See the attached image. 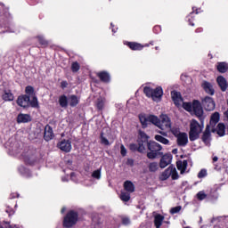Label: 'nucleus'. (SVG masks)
I'll return each mask as SVG.
<instances>
[{
    "instance_id": "412c9836",
    "label": "nucleus",
    "mask_w": 228,
    "mask_h": 228,
    "mask_svg": "<svg viewBox=\"0 0 228 228\" xmlns=\"http://www.w3.org/2000/svg\"><path fill=\"white\" fill-rule=\"evenodd\" d=\"M201 140L205 143V145H208V143H209V141L211 140V130H209V125H207Z\"/></svg>"
},
{
    "instance_id": "bb28decb",
    "label": "nucleus",
    "mask_w": 228,
    "mask_h": 228,
    "mask_svg": "<svg viewBox=\"0 0 228 228\" xmlns=\"http://www.w3.org/2000/svg\"><path fill=\"white\" fill-rule=\"evenodd\" d=\"M165 220V216H163L161 214H158L155 216L154 218V225L156 228H161V225H163V221Z\"/></svg>"
},
{
    "instance_id": "473e14b6",
    "label": "nucleus",
    "mask_w": 228,
    "mask_h": 228,
    "mask_svg": "<svg viewBox=\"0 0 228 228\" xmlns=\"http://www.w3.org/2000/svg\"><path fill=\"white\" fill-rule=\"evenodd\" d=\"M155 140L156 142H159V143H163V145H168V143H170V141L165 137H163L160 134H157L155 135Z\"/></svg>"
},
{
    "instance_id": "2f4dec72",
    "label": "nucleus",
    "mask_w": 228,
    "mask_h": 228,
    "mask_svg": "<svg viewBox=\"0 0 228 228\" xmlns=\"http://www.w3.org/2000/svg\"><path fill=\"white\" fill-rule=\"evenodd\" d=\"M148 121L153 124V126H156L157 127L159 126V118H158L155 115H150L148 116Z\"/></svg>"
},
{
    "instance_id": "f3484780",
    "label": "nucleus",
    "mask_w": 228,
    "mask_h": 228,
    "mask_svg": "<svg viewBox=\"0 0 228 228\" xmlns=\"http://www.w3.org/2000/svg\"><path fill=\"white\" fill-rule=\"evenodd\" d=\"M171 99L175 104V106H181V102L183 101V96L181 95L180 92L172 91L171 92Z\"/></svg>"
},
{
    "instance_id": "7c9ffc66",
    "label": "nucleus",
    "mask_w": 228,
    "mask_h": 228,
    "mask_svg": "<svg viewBox=\"0 0 228 228\" xmlns=\"http://www.w3.org/2000/svg\"><path fill=\"white\" fill-rule=\"evenodd\" d=\"M217 70L221 74H225V72L228 70V64L226 62H218Z\"/></svg>"
},
{
    "instance_id": "8fccbe9b",
    "label": "nucleus",
    "mask_w": 228,
    "mask_h": 228,
    "mask_svg": "<svg viewBox=\"0 0 228 228\" xmlns=\"http://www.w3.org/2000/svg\"><path fill=\"white\" fill-rule=\"evenodd\" d=\"M207 175H208V170H206V169H201L198 174L199 179H202V178L206 177Z\"/></svg>"
},
{
    "instance_id": "423d86ee",
    "label": "nucleus",
    "mask_w": 228,
    "mask_h": 228,
    "mask_svg": "<svg viewBox=\"0 0 228 228\" xmlns=\"http://www.w3.org/2000/svg\"><path fill=\"white\" fill-rule=\"evenodd\" d=\"M192 111L195 115V117H197V118H199L200 124H202V126L204 125V108L202 107V102H200V101L199 100H193L192 101Z\"/></svg>"
},
{
    "instance_id": "c85d7f7f",
    "label": "nucleus",
    "mask_w": 228,
    "mask_h": 228,
    "mask_svg": "<svg viewBox=\"0 0 228 228\" xmlns=\"http://www.w3.org/2000/svg\"><path fill=\"white\" fill-rule=\"evenodd\" d=\"M59 104L61 108H69V97L65 94L61 95L59 97Z\"/></svg>"
},
{
    "instance_id": "f03ea898",
    "label": "nucleus",
    "mask_w": 228,
    "mask_h": 228,
    "mask_svg": "<svg viewBox=\"0 0 228 228\" xmlns=\"http://www.w3.org/2000/svg\"><path fill=\"white\" fill-rule=\"evenodd\" d=\"M147 140H149V135L142 130H139V136L137 138L136 143H130L129 149L132 152H140V154H143L145 151V144L147 143Z\"/></svg>"
},
{
    "instance_id": "338daca9",
    "label": "nucleus",
    "mask_w": 228,
    "mask_h": 228,
    "mask_svg": "<svg viewBox=\"0 0 228 228\" xmlns=\"http://www.w3.org/2000/svg\"><path fill=\"white\" fill-rule=\"evenodd\" d=\"M172 152H173L174 154H177V149H174V150L172 151Z\"/></svg>"
},
{
    "instance_id": "4c0bfd02",
    "label": "nucleus",
    "mask_w": 228,
    "mask_h": 228,
    "mask_svg": "<svg viewBox=\"0 0 228 228\" xmlns=\"http://www.w3.org/2000/svg\"><path fill=\"white\" fill-rule=\"evenodd\" d=\"M183 108L185 110V111H188L189 113L192 111L193 110V102H183Z\"/></svg>"
},
{
    "instance_id": "09e8293b",
    "label": "nucleus",
    "mask_w": 228,
    "mask_h": 228,
    "mask_svg": "<svg viewBox=\"0 0 228 228\" xmlns=\"http://www.w3.org/2000/svg\"><path fill=\"white\" fill-rule=\"evenodd\" d=\"M208 197V194L205 193L204 191H199L197 193V199L198 200H204Z\"/></svg>"
},
{
    "instance_id": "4468645a",
    "label": "nucleus",
    "mask_w": 228,
    "mask_h": 228,
    "mask_svg": "<svg viewBox=\"0 0 228 228\" xmlns=\"http://www.w3.org/2000/svg\"><path fill=\"white\" fill-rule=\"evenodd\" d=\"M176 143L178 147H186L188 145V134H179L178 137H176Z\"/></svg>"
},
{
    "instance_id": "f704fd0d",
    "label": "nucleus",
    "mask_w": 228,
    "mask_h": 228,
    "mask_svg": "<svg viewBox=\"0 0 228 228\" xmlns=\"http://www.w3.org/2000/svg\"><path fill=\"white\" fill-rule=\"evenodd\" d=\"M37 41H38V43L40 44L41 46H43V47H49V41L45 39L44 37L37 36Z\"/></svg>"
},
{
    "instance_id": "c756f323",
    "label": "nucleus",
    "mask_w": 228,
    "mask_h": 228,
    "mask_svg": "<svg viewBox=\"0 0 228 228\" xmlns=\"http://www.w3.org/2000/svg\"><path fill=\"white\" fill-rule=\"evenodd\" d=\"M218 122H220V113L215 112L210 118V126L215 127Z\"/></svg>"
},
{
    "instance_id": "20e7f679",
    "label": "nucleus",
    "mask_w": 228,
    "mask_h": 228,
    "mask_svg": "<svg viewBox=\"0 0 228 228\" xmlns=\"http://www.w3.org/2000/svg\"><path fill=\"white\" fill-rule=\"evenodd\" d=\"M143 94L149 99H152V101H161V97H163V87L157 86L153 89L151 86H144Z\"/></svg>"
},
{
    "instance_id": "680f3d73",
    "label": "nucleus",
    "mask_w": 228,
    "mask_h": 228,
    "mask_svg": "<svg viewBox=\"0 0 228 228\" xmlns=\"http://www.w3.org/2000/svg\"><path fill=\"white\" fill-rule=\"evenodd\" d=\"M214 167H215V170H222V168L216 164H214Z\"/></svg>"
},
{
    "instance_id": "0e129e2a",
    "label": "nucleus",
    "mask_w": 228,
    "mask_h": 228,
    "mask_svg": "<svg viewBox=\"0 0 228 228\" xmlns=\"http://www.w3.org/2000/svg\"><path fill=\"white\" fill-rule=\"evenodd\" d=\"M65 211H67V208H66L65 207H63V208L61 209V215H63V213H65Z\"/></svg>"
},
{
    "instance_id": "13d9d810",
    "label": "nucleus",
    "mask_w": 228,
    "mask_h": 228,
    "mask_svg": "<svg viewBox=\"0 0 228 228\" xmlns=\"http://www.w3.org/2000/svg\"><path fill=\"white\" fill-rule=\"evenodd\" d=\"M68 86H69V83H67V81L61 82V87L62 89L67 88Z\"/></svg>"
},
{
    "instance_id": "4be33fe9",
    "label": "nucleus",
    "mask_w": 228,
    "mask_h": 228,
    "mask_svg": "<svg viewBox=\"0 0 228 228\" xmlns=\"http://www.w3.org/2000/svg\"><path fill=\"white\" fill-rule=\"evenodd\" d=\"M212 133H217L218 136H225V125L219 123L216 128H212Z\"/></svg>"
},
{
    "instance_id": "72a5a7b5",
    "label": "nucleus",
    "mask_w": 228,
    "mask_h": 228,
    "mask_svg": "<svg viewBox=\"0 0 228 228\" xmlns=\"http://www.w3.org/2000/svg\"><path fill=\"white\" fill-rule=\"evenodd\" d=\"M130 193L131 192L121 191L120 200H123V202H129V200H131Z\"/></svg>"
},
{
    "instance_id": "de8ad7c7",
    "label": "nucleus",
    "mask_w": 228,
    "mask_h": 228,
    "mask_svg": "<svg viewBox=\"0 0 228 228\" xmlns=\"http://www.w3.org/2000/svg\"><path fill=\"white\" fill-rule=\"evenodd\" d=\"M181 209H183V207L176 206L170 209V213H171V215H175V214L179 213L181 211Z\"/></svg>"
},
{
    "instance_id": "6ab92c4d",
    "label": "nucleus",
    "mask_w": 228,
    "mask_h": 228,
    "mask_svg": "<svg viewBox=\"0 0 228 228\" xmlns=\"http://www.w3.org/2000/svg\"><path fill=\"white\" fill-rule=\"evenodd\" d=\"M216 83L222 92L227 91V88H228L227 80L225 79V77H224V76L217 77Z\"/></svg>"
},
{
    "instance_id": "9d476101",
    "label": "nucleus",
    "mask_w": 228,
    "mask_h": 228,
    "mask_svg": "<svg viewBox=\"0 0 228 228\" xmlns=\"http://www.w3.org/2000/svg\"><path fill=\"white\" fill-rule=\"evenodd\" d=\"M57 147L63 152H70L72 151V142L70 140L63 139L57 144Z\"/></svg>"
},
{
    "instance_id": "49530a36",
    "label": "nucleus",
    "mask_w": 228,
    "mask_h": 228,
    "mask_svg": "<svg viewBox=\"0 0 228 228\" xmlns=\"http://www.w3.org/2000/svg\"><path fill=\"white\" fill-rule=\"evenodd\" d=\"M100 138L101 143H102V145H110V141L106 137H104V133H101Z\"/></svg>"
},
{
    "instance_id": "3c124183",
    "label": "nucleus",
    "mask_w": 228,
    "mask_h": 228,
    "mask_svg": "<svg viewBox=\"0 0 228 228\" xmlns=\"http://www.w3.org/2000/svg\"><path fill=\"white\" fill-rule=\"evenodd\" d=\"M120 154L123 158H126V156H127V150L126 149V146H124V144L120 145Z\"/></svg>"
},
{
    "instance_id": "69168bd1",
    "label": "nucleus",
    "mask_w": 228,
    "mask_h": 228,
    "mask_svg": "<svg viewBox=\"0 0 228 228\" xmlns=\"http://www.w3.org/2000/svg\"><path fill=\"white\" fill-rule=\"evenodd\" d=\"M159 133L160 134H162L163 136H167V133H165V132H163V131H159Z\"/></svg>"
},
{
    "instance_id": "b1692460",
    "label": "nucleus",
    "mask_w": 228,
    "mask_h": 228,
    "mask_svg": "<svg viewBox=\"0 0 228 228\" xmlns=\"http://www.w3.org/2000/svg\"><path fill=\"white\" fill-rule=\"evenodd\" d=\"M124 190L128 193H134V183L133 182L126 180L124 182Z\"/></svg>"
},
{
    "instance_id": "aec40b11",
    "label": "nucleus",
    "mask_w": 228,
    "mask_h": 228,
    "mask_svg": "<svg viewBox=\"0 0 228 228\" xmlns=\"http://www.w3.org/2000/svg\"><path fill=\"white\" fill-rule=\"evenodd\" d=\"M17 124H28V122H31V116L29 114H22L20 113L17 116Z\"/></svg>"
},
{
    "instance_id": "864d4df0",
    "label": "nucleus",
    "mask_w": 228,
    "mask_h": 228,
    "mask_svg": "<svg viewBox=\"0 0 228 228\" xmlns=\"http://www.w3.org/2000/svg\"><path fill=\"white\" fill-rule=\"evenodd\" d=\"M122 224L123 225H129V224H131V219H129V217H123Z\"/></svg>"
},
{
    "instance_id": "393cba45",
    "label": "nucleus",
    "mask_w": 228,
    "mask_h": 228,
    "mask_svg": "<svg viewBox=\"0 0 228 228\" xmlns=\"http://www.w3.org/2000/svg\"><path fill=\"white\" fill-rule=\"evenodd\" d=\"M193 13L196 15L199 14V10L195 7H192V12L187 16V22L189 23V26H195V23H193V20H195V16H193Z\"/></svg>"
},
{
    "instance_id": "e2e57ef3",
    "label": "nucleus",
    "mask_w": 228,
    "mask_h": 228,
    "mask_svg": "<svg viewBox=\"0 0 228 228\" xmlns=\"http://www.w3.org/2000/svg\"><path fill=\"white\" fill-rule=\"evenodd\" d=\"M110 26L112 28V33H117V30L113 28H115V25H113V23H110Z\"/></svg>"
},
{
    "instance_id": "052dcab7",
    "label": "nucleus",
    "mask_w": 228,
    "mask_h": 228,
    "mask_svg": "<svg viewBox=\"0 0 228 228\" xmlns=\"http://www.w3.org/2000/svg\"><path fill=\"white\" fill-rule=\"evenodd\" d=\"M212 161L213 163H216V161H218V157L216 156L213 157Z\"/></svg>"
},
{
    "instance_id": "e433bc0d",
    "label": "nucleus",
    "mask_w": 228,
    "mask_h": 228,
    "mask_svg": "<svg viewBox=\"0 0 228 228\" xmlns=\"http://www.w3.org/2000/svg\"><path fill=\"white\" fill-rule=\"evenodd\" d=\"M149 172H158V169L159 168V164L158 162H151L148 165Z\"/></svg>"
},
{
    "instance_id": "ddd939ff",
    "label": "nucleus",
    "mask_w": 228,
    "mask_h": 228,
    "mask_svg": "<svg viewBox=\"0 0 228 228\" xmlns=\"http://www.w3.org/2000/svg\"><path fill=\"white\" fill-rule=\"evenodd\" d=\"M38 161V157L37 156V151H34L32 153H28L25 158H24V162L26 165H30L33 166L35 163Z\"/></svg>"
},
{
    "instance_id": "c03bdc74",
    "label": "nucleus",
    "mask_w": 228,
    "mask_h": 228,
    "mask_svg": "<svg viewBox=\"0 0 228 228\" xmlns=\"http://www.w3.org/2000/svg\"><path fill=\"white\" fill-rule=\"evenodd\" d=\"M171 178L173 179V181H176V179H179V174L177 173L175 167H171Z\"/></svg>"
},
{
    "instance_id": "6e6552de",
    "label": "nucleus",
    "mask_w": 228,
    "mask_h": 228,
    "mask_svg": "<svg viewBox=\"0 0 228 228\" xmlns=\"http://www.w3.org/2000/svg\"><path fill=\"white\" fill-rule=\"evenodd\" d=\"M171 127L172 121L170 120V118H168L167 115H162L159 119V128L165 131V129H170Z\"/></svg>"
},
{
    "instance_id": "c9c22d12",
    "label": "nucleus",
    "mask_w": 228,
    "mask_h": 228,
    "mask_svg": "<svg viewBox=\"0 0 228 228\" xmlns=\"http://www.w3.org/2000/svg\"><path fill=\"white\" fill-rule=\"evenodd\" d=\"M139 120L142 124V129H146L149 126V118H146L145 116H139Z\"/></svg>"
},
{
    "instance_id": "58836bf2",
    "label": "nucleus",
    "mask_w": 228,
    "mask_h": 228,
    "mask_svg": "<svg viewBox=\"0 0 228 228\" xmlns=\"http://www.w3.org/2000/svg\"><path fill=\"white\" fill-rule=\"evenodd\" d=\"M81 69V65L77 61H73L71 63V71L76 74V72H79V69Z\"/></svg>"
},
{
    "instance_id": "f8f14e48",
    "label": "nucleus",
    "mask_w": 228,
    "mask_h": 228,
    "mask_svg": "<svg viewBox=\"0 0 228 228\" xmlns=\"http://www.w3.org/2000/svg\"><path fill=\"white\" fill-rule=\"evenodd\" d=\"M54 138V131H53V126L46 125L45 126L44 140L45 142H51Z\"/></svg>"
},
{
    "instance_id": "39448f33",
    "label": "nucleus",
    "mask_w": 228,
    "mask_h": 228,
    "mask_svg": "<svg viewBox=\"0 0 228 228\" xmlns=\"http://www.w3.org/2000/svg\"><path fill=\"white\" fill-rule=\"evenodd\" d=\"M200 133H202V126H200V124H199V121H197V119H192L190 124L189 131L190 142H195V140H199Z\"/></svg>"
},
{
    "instance_id": "6e6d98bb",
    "label": "nucleus",
    "mask_w": 228,
    "mask_h": 228,
    "mask_svg": "<svg viewBox=\"0 0 228 228\" xmlns=\"http://www.w3.org/2000/svg\"><path fill=\"white\" fill-rule=\"evenodd\" d=\"M5 213H7L9 216H12V215H15V211L13 210V208H7L5 209Z\"/></svg>"
},
{
    "instance_id": "774afa93",
    "label": "nucleus",
    "mask_w": 228,
    "mask_h": 228,
    "mask_svg": "<svg viewBox=\"0 0 228 228\" xmlns=\"http://www.w3.org/2000/svg\"><path fill=\"white\" fill-rule=\"evenodd\" d=\"M68 56H69V58H74V55H73L72 53H68Z\"/></svg>"
},
{
    "instance_id": "a878e982",
    "label": "nucleus",
    "mask_w": 228,
    "mask_h": 228,
    "mask_svg": "<svg viewBox=\"0 0 228 228\" xmlns=\"http://www.w3.org/2000/svg\"><path fill=\"white\" fill-rule=\"evenodd\" d=\"M176 168L180 170L181 174H184V172H186V168H188V160L177 161Z\"/></svg>"
},
{
    "instance_id": "a19ab883",
    "label": "nucleus",
    "mask_w": 228,
    "mask_h": 228,
    "mask_svg": "<svg viewBox=\"0 0 228 228\" xmlns=\"http://www.w3.org/2000/svg\"><path fill=\"white\" fill-rule=\"evenodd\" d=\"M96 108L98 111H102L104 110V101L102 98H99L96 102Z\"/></svg>"
},
{
    "instance_id": "a211bd4d",
    "label": "nucleus",
    "mask_w": 228,
    "mask_h": 228,
    "mask_svg": "<svg viewBox=\"0 0 228 228\" xmlns=\"http://www.w3.org/2000/svg\"><path fill=\"white\" fill-rule=\"evenodd\" d=\"M81 98L76 94H71L68 97V106L70 108H76L79 104Z\"/></svg>"
},
{
    "instance_id": "603ef678",
    "label": "nucleus",
    "mask_w": 228,
    "mask_h": 228,
    "mask_svg": "<svg viewBox=\"0 0 228 228\" xmlns=\"http://www.w3.org/2000/svg\"><path fill=\"white\" fill-rule=\"evenodd\" d=\"M171 133H172V134H174V136H175V138H177L178 135L181 134V132L179 131L178 128L171 129Z\"/></svg>"
},
{
    "instance_id": "5701e85b",
    "label": "nucleus",
    "mask_w": 228,
    "mask_h": 228,
    "mask_svg": "<svg viewBox=\"0 0 228 228\" xmlns=\"http://www.w3.org/2000/svg\"><path fill=\"white\" fill-rule=\"evenodd\" d=\"M202 88L208 95H215V89L213 88V85H211V83L205 81L202 84Z\"/></svg>"
},
{
    "instance_id": "dca6fc26",
    "label": "nucleus",
    "mask_w": 228,
    "mask_h": 228,
    "mask_svg": "<svg viewBox=\"0 0 228 228\" xmlns=\"http://www.w3.org/2000/svg\"><path fill=\"white\" fill-rule=\"evenodd\" d=\"M96 76L102 83H110L111 81V76L108 71H99L96 73Z\"/></svg>"
},
{
    "instance_id": "ea45409f",
    "label": "nucleus",
    "mask_w": 228,
    "mask_h": 228,
    "mask_svg": "<svg viewBox=\"0 0 228 228\" xmlns=\"http://www.w3.org/2000/svg\"><path fill=\"white\" fill-rule=\"evenodd\" d=\"M171 167H167V168L162 173V181H167V179H168V177H170V175H171Z\"/></svg>"
},
{
    "instance_id": "f257e3e1",
    "label": "nucleus",
    "mask_w": 228,
    "mask_h": 228,
    "mask_svg": "<svg viewBox=\"0 0 228 228\" xmlns=\"http://www.w3.org/2000/svg\"><path fill=\"white\" fill-rule=\"evenodd\" d=\"M145 145H147L149 151L146 154L148 159H156V158L163 156V152L161 151H163V146L159 142H156V141H149V139H147Z\"/></svg>"
},
{
    "instance_id": "5fc2aeb1",
    "label": "nucleus",
    "mask_w": 228,
    "mask_h": 228,
    "mask_svg": "<svg viewBox=\"0 0 228 228\" xmlns=\"http://www.w3.org/2000/svg\"><path fill=\"white\" fill-rule=\"evenodd\" d=\"M153 33H155L156 35H158L159 33H161V26L156 25L153 28Z\"/></svg>"
},
{
    "instance_id": "1a4fd4ad",
    "label": "nucleus",
    "mask_w": 228,
    "mask_h": 228,
    "mask_svg": "<svg viewBox=\"0 0 228 228\" xmlns=\"http://www.w3.org/2000/svg\"><path fill=\"white\" fill-rule=\"evenodd\" d=\"M159 158L160 159L159 161V167L160 168H167V167H168V165H170V163H172V154H163L161 156H159Z\"/></svg>"
},
{
    "instance_id": "79ce46f5",
    "label": "nucleus",
    "mask_w": 228,
    "mask_h": 228,
    "mask_svg": "<svg viewBox=\"0 0 228 228\" xmlns=\"http://www.w3.org/2000/svg\"><path fill=\"white\" fill-rule=\"evenodd\" d=\"M29 106L31 108H38V98L37 96H33L32 100L29 98Z\"/></svg>"
},
{
    "instance_id": "bf43d9fd",
    "label": "nucleus",
    "mask_w": 228,
    "mask_h": 228,
    "mask_svg": "<svg viewBox=\"0 0 228 228\" xmlns=\"http://www.w3.org/2000/svg\"><path fill=\"white\" fill-rule=\"evenodd\" d=\"M202 31H204V28H196L195 33H202Z\"/></svg>"
},
{
    "instance_id": "2eb2a0df",
    "label": "nucleus",
    "mask_w": 228,
    "mask_h": 228,
    "mask_svg": "<svg viewBox=\"0 0 228 228\" xmlns=\"http://www.w3.org/2000/svg\"><path fill=\"white\" fill-rule=\"evenodd\" d=\"M126 45L131 49V51H142L143 47H149V44L142 45L136 42H126Z\"/></svg>"
},
{
    "instance_id": "37998d69",
    "label": "nucleus",
    "mask_w": 228,
    "mask_h": 228,
    "mask_svg": "<svg viewBox=\"0 0 228 228\" xmlns=\"http://www.w3.org/2000/svg\"><path fill=\"white\" fill-rule=\"evenodd\" d=\"M101 171H102V167L94 170L93 173H92V177L93 179H101Z\"/></svg>"
},
{
    "instance_id": "0eeeda50",
    "label": "nucleus",
    "mask_w": 228,
    "mask_h": 228,
    "mask_svg": "<svg viewBox=\"0 0 228 228\" xmlns=\"http://www.w3.org/2000/svg\"><path fill=\"white\" fill-rule=\"evenodd\" d=\"M201 104L206 111H213L216 108L215 100L210 96H206L204 99L201 100Z\"/></svg>"
},
{
    "instance_id": "a18cd8bd",
    "label": "nucleus",
    "mask_w": 228,
    "mask_h": 228,
    "mask_svg": "<svg viewBox=\"0 0 228 228\" xmlns=\"http://www.w3.org/2000/svg\"><path fill=\"white\" fill-rule=\"evenodd\" d=\"M25 93L27 94V95H33V94H35V88L31 86H28L25 88Z\"/></svg>"
},
{
    "instance_id": "7ed1b4c3",
    "label": "nucleus",
    "mask_w": 228,
    "mask_h": 228,
    "mask_svg": "<svg viewBox=\"0 0 228 228\" xmlns=\"http://www.w3.org/2000/svg\"><path fill=\"white\" fill-rule=\"evenodd\" d=\"M79 222V212L76 210H69L66 213L62 220V226L64 228H72Z\"/></svg>"
},
{
    "instance_id": "cd10ccee",
    "label": "nucleus",
    "mask_w": 228,
    "mask_h": 228,
    "mask_svg": "<svg viewBox=\"0 0 228 228\" xmlns=\"http://www.w3.org/2000/svg\"><path fill=\"white\" fill-rule=\"evenodd\" d=\"M2 99L3 101H5V102H12L13 101V99H15V97L13 96V94L12 93V91L4 90L2 95Z\"/></svg>"
},
{
    "instance_id": "9b49d317",
    "label": "nucleus",
    "mask_w": 228,
    "mask_h": 228,
    "mask_svg": "<svg viewBox=\"0 0 228 228\" xmlns=\"http://www.w3.org/2000/svg\"><path fill=\"white\" fill-rule=\"evenodd\" d=\"M16 103L18 106H20V108H29V95H20L16 101Z\"/></svg>"
},
{
    "instance_id": "4d7b16f0",
    "label": "nucleus",
    "mask_w": 228,
    "mask_h": 228,
    "mask_svg": "<svg viewBox=\"0 0 228 228\" xmlns=\"http://www.w3.org/2000/svg\"><path fill=\"white\" fill-rule=\"evenodd\" d=\"M126 165H127L128 167H134V159H127V160H126Z\"/></svg>"
}]
</instances>
